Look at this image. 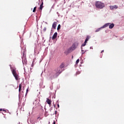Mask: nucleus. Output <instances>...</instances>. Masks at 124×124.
<instances>
[{"instance_id":"obj_1","label":"nucleus","mask_w":124,"mask_h":124,"mask_svg":"<svg viewBox=\"0 0 124 124\" xmlns=\"http://www.w3.org/2000/svg\"><path fill=\"white\" fill-rule=\"evenodd\" d=\"M96 8H99V9H102L105 7V4L104 3H102L100 1H96L95 4Z\"/></svg>"},{"instance_id":"obj_2","label":"nucleus","mask_w":124,"mask_h":124,"mask_svg":"<svg viewBox=\"0 0 124 124\" xmlns=\"http://www.w3.org/2000/svg\"><path fill=\"white\" fill-rule=\"evenodd\" d=\"M62 70H61V68H57L55 70H53V72H54L55 77H58L61 73L62 72Z\"/></svg>"},{"instance_id":"obj_3","label":"nucleus","mask_w":124,"mask_h":124,"mask_svg":"<svg viewBox=\"0 0 124 124\" xmlns=\"http://www.w3.org/2000/svg\"><path fill=\"white\" fill-rule=\"evenodd\" d=\"M12 72L16 80H18L19 79V75L17 74V72H16V70H12Z\"/></svg>"},{"instance_id":"obj_4","label":"nucleus","mask_w":124,"mask_h":124,"mask_svg":"<svg viewBox=\"0 0 124 124\" xmlns=\"http://www.w3.org/2000/svg\"><path fill=\"white\" fill-rule=\"evenodd\" d=\"M49 77L52 79L54 77H56V76L55 75V73L54 72V71H52L50 73L49 75Z\"/></svg>"},{"instance_id":"obj_5","label":"nucleus","mask_w":124,"mask_h":124,"mask_svg":"<svg viewBox=\"0 0 124 124\" xmlns=\"http://www.w3.org/2000/svg\"><path fill=\"white\" fill-rule=\"evenodd\" d=\"M57 25H58V22L55 21L52 24V29H54V30H56L57 29Z\"/></svg>"},{"instance_id":"obj_6","label":"nucleus","mask_w":124,"mask_h":124,"mask_svg":"<svg viewBox=\"0 0 124 124\" xmlns=\"http://www.w3.org/2000/svg\"><path fill=\"white\" fill-rule=\"evenodd\" d=\"M57 36H58V33L56 32L52 36V40H55V39L57 38Z\"/></svg>"},{"instance_id":"obj_7","label":"nucleus","mask_w":124,"mask_h":124,"mask_svg":"<svg viewBox=\"0 0 124 124\" xmlns=\"http://www.w3.org/2000/svg\"><path fill=\"white\" fill-rule=\"evenodd\" d=\"M109 7L111 10H113V9H118V6L116 5L114 6H110Z\"/></svg>"},{"instance_id":"obj_8","label":"nucleus","mask_w":124,"mask_h":124,"mask_svg":"<svg viewBox=\"0 0 124 124\" xmlns=\"http://www.w3.org/2000/svg\"><path fill=\"white\" fill-rule=\"evenodd\" d=\"M64 65H65L64 62H62L60 65V67H58V68H60V69L62 70V69L64 67Z\"/></svg>"},{"instance_id":"obj_9","label":"nucleus","mask_w":124,"mask_h":124,"mask_svg":"<svg viewBox=\"0 0 124 124\" xmlns=\"http://www.w3.org/2000/svg\"><path fill=\"white\" fill-rule=\"evenodd\" d=\"M109 25H110V23H106L101 28L102 29H104V28H107V27L109 26Z\"/></svg>"},{"instance_id":"obj_10","label":"nucleus","mask_w":124,"mask_h":124,"mask_svg":"<svg viewBox=\"0 0 124 124\" xmlns=\"http://www.w3.org/2000/svg\"><path fill=\"white\" fill-rule=\"evenodd\" d=\"M115 26V24L114 23L110 24L109 25V29H113L114 27Z\"/></svg>"},{"instance_id":"obj_11","label":"nucleus","mask_w":124,"mask_h":124,"mask_svg":"<svg viewBox=\"0 0 124 124\" xmlns=\"http://www.w3.org/2000/svg\"><path fill=\"white\" fill-rule=\"evenodd\" d=\"M46 102H47V104H49V105H50L51 102H52V101H50V99L47 98V99H46Z\"/></svg>"},{"instance_id":"obj_12","label":"nucleus","mask_w":124,"mask_h":124,"mask_svg":"<svg viewBox=\"0 0 124 124\" xmlns=\"http://www.w3.org/2000/svg\"><path fill=\"white\" fill-rule=\"evenodd\" d=\"M43 8V2H42L41 4L40 5V7H39V9H40V10H42Z\"/></svg>"},{"instance_id":"obj_13","label":"nucleus","mask_w":124,"mask_h":124,"mask_svg":"<svg viewBox=\"0 0 124 124\" xmlns=\"http://www.w3.org/2000/svg\"><path fill=\"white\" fill-rule=\"evenodd\" d=\"M22 91V84H19V93Z\"/></svg>"},{"instance_id":"obj_14","label":"nucleus","mask_w":124,"mask_h":124,"mask_svg":"<svg viewBox=\"0 0 124 124\" xmlns=\"http://www.w3.org/2000/svg\"><path fill=\"white\" fill-rule=\"evenodd\" d=\"M89 39H90V37L88 36L85 39V42H88V41H89Z\"/></svg>"},{"instance_id":"obj_15","label":"nucleus","mask_w":124,"mask_h":124,"mask_svg":"<svg viewBox=\"0 0 124 124\" xmlns=\"http://www.w3.org/2000/svg\"><path fill=\"white\" fill-rule=\"evenodd\" d=\"M71 48H73V50H75V49H76V46H75V45H73Z\"/></svg>"},{"instance_id":"obj_16","label":"nucleus","mask_w":124,"mask_h":124,"mask_svg":"<svg viewBox=\"0 0 124 124\" xmlns=\"http://www.w3.org/2000/svg\"><path fill=\"white\" fill-rule=\"evenodd\" d=\"M102 29L101 27L100 28H98L95 31V32H97L98 31H100V30Z\"/></svg>"},{"instance_id":"obj_17","label":"nucleus","mask_w":124,"mask_h":124,"mask_svg":"<svg viewBox=\"0 0 124 124\" xmlns=\"http://www.w3.org/2000/svg\"><path fill=\"white\" fill-rule=\"evenodd\" d=\"M61 29V24L58 25V27H57V31H59Z\"/></svg>"},{"instance_id":"obj_18","label":"nucleus","mask_w":124,"mask_h":124,"mask_svg":"<svg viewBox=\"0 0 124 124\" xmlns=\"http://www.w3.org/2000/svg\"><path fill=\"white\" fill-rule=\"evenodd\" d=\"M47 30V28H46V27H45L43 29V31H44V32H45V31H46V30Z\"/></svg>"},{"instance_id":"obj_19","label":"nucleus","mask_w":124,"mask_h":124,"mask_svg":"<svg viewBox=\"0 0 124 124\" xmlns=\"http://www.w3.org/2000/svg\"><path fill=\"white\" fill-rule=\"evenodd\" d=\"M86 44H87V42L85 41L82 46H86Z\"/></svg>"},{"instance_id":"obj_20","label":"nucleus","mask_w":124,"mask_h":124,"mask_svg":"<svg viewBox=\"0 0 124 124\" xmlns=\"http://www.w3.org/2000/svg\"><path fill=\"white\" fill-rule=\"evenodd\" d=\"M79 62H80V60H79V59H78V60L76 61V64H78Z\"/></svg>"},{"instance_id":"obj_21","label":"nucleus","mask_w":124,"mask_h":124,"mask_svg":"<svg viewBox=\"0 0 124 124\" xmlns=\"http://www.w3.org/2000/svg\"><path fill=\"white\" fill-rule=\"evenodd\" d=\"M35 11H36V7H35L33 10V12H35Z\"/></svg>"},{"instance_id":"obj_22","label":"nucleus","mask_w":124,"mask_h":124,"mask_svg":"<svg viewBox=\"0 0 124 124\" xmlns=\"http://www.w3.org/2000/svg\"><path fill=\"white\" fill-rule=\"evenodd\" d=\"M81 52L82 54H85V52H84V50H83V48H81Z\"/></svg>"},{"instance_id":"obj_23","label":"nucleus","mask_w":124,"mask_h":124,"mask_svg":"<svg viewBox=\"0 0 124 124\" xmlns=\"http://www.w3.org/2000/svg\"><path fill=\"white\" fill-rule=\"evenodd\" d=\"M37 120H41V117H40V116H39L37 117Z\"/></svg>"},{"instance_id":"obj_24","label":"nucleus","mask_w":124,"mask_h":124,"mask_svg":"<svg viewBox=\"0 0 124 124\" xmlns=\"http://www.w3.org/2000/svg\"><path fill=\"white\" fill-rule=\"evenodd\" d=\"M56 103L57 104V106H58V108H60V105H59V103L57 102Z\"/></svg>"},{"instance_id":"obj_25","label":"nucleus","mask_w":124,"mask_h":124,"mask_svg":"<svg viewBox=\"0 0 124 124\" xmlns=\"http://www.w3.org/2000/svg\"><path fill=\"white\" fill-rule=\"evenodd\" d=\"M28 92H29V88H28L26 90V94L28 93Z\"/></svg>"},{"instance_id":"obj_26","label":"nucleus","mask_w":124,"mask_h":124,"mask_svg":"<svg viewBox=\"0 0 124 124\" xmlns=\"http://www.w3.org/2000/svg\"><path fill=\"white\" fill-rule=\"evenodd\" d=\"M2 111V108H0V112Z\"/></svg>"},{"instance_id":"obj_27","label":"nucleus","mask_w":124,"mask_h":124,"mask_svg":"<svg viewBox=\"0 0 124 124\" xmlns=\"http://www.w3.org/2000/svg\"><path fill=\"white\" fill-rule=\"evenodd\" d=\"M2 111H4V112H6V110H5L4 109H2Z\"/></svg>"},{"instance_id":"obj_28","label":"nucleus","mask_w":124,"mask_h":124,"mask_svg":"<svg viewBox=\"0 0 124 124\" xmlns=\"http://www.w3.org/2000/svg\"><path fill=\"white\" fill-rule=\"evenodd\" d=\"M103 52H104V50H102V51L101 52V53H103Z\"/></svg>"},{"instance_id":"obj_29","label":"nucleus","mask_w":124,"mask_h":124,"mask_svg":"<svg viewBox=\"0 0 124 124\" xmlns=\"http://www.w3.org/2000/svg\"><path fill=\"white\" fill-rule=\"evenodd\" d=\"M53 124H56V122H55V121H54Z\"/></svg>"},{"instance_id":"obj_30","label":"nucleus","mask_w":124,"mask_h":124,"mask_svg":"<svg viewBox=\"0 0 124 124\" xmlns=\"http://www.w3.org/2000/svg\"><path fill=\"white\" fill-rule=\"evenodd\" d=\"M54 108L56 107V105H54Z\"/></svg>"}]
</instances>
